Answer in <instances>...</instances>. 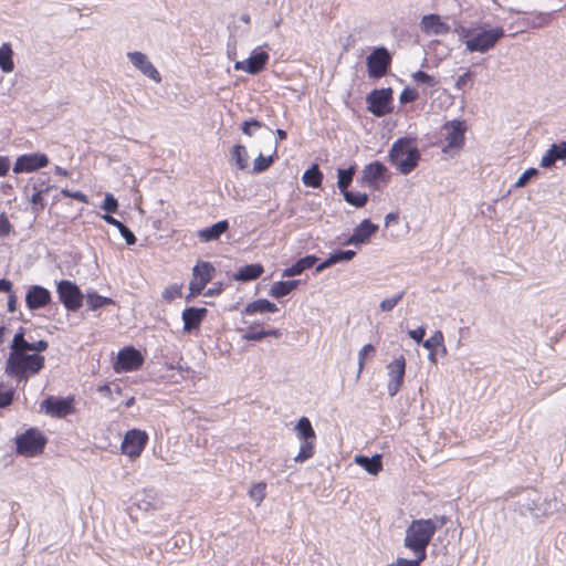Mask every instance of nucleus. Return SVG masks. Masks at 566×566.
Masks as SVG:
<instances>
[{"label":"nucleus","mask_w":566,"mask_h":566,"mask_svg":"<svg viewBox=\"0 0 566 566\" xmlns=\"http://www.w3.org/2000/svg\"><path fill=\"white\" fill-rule=\"evenodd\" d=\"M502 27L488 28L486 23L475 27H461L459 30L460 40L464 42L468 52L486 53L504 36Z\"/></svg>","instance_id":"nucleus-1"},{"label":"nucleus","mask_w":566,"mask_h":566,"mask_svg":"<svg viewBox=\"0 0 566 566\" xmlns=\"http://www.w3.org/2000/svg\"><path fill=\"white\" fill-rule=\"evenodd\" d=\"M438 527L439 525L431 518L415 520L407 527L403 545L415 554L418 562L422 563L426 559L427 547Z\"/></svg>","instance_id":"nucleus-2"},{"label":"nucleus","mask_w":566,"mask_h":566,"mask_svg":"<svg viewBox=\"0 0 566 566\" xmlns=\"http://www.w3.org/2000/svg\"><path fill=\"white\" fill-rule=\"evenodd\" d=\"M557 509V502L542 499L535 489H526L521 492L515 502L514 510L522 516L531 515L535 518L548 515Z\"/></svg>","instance_id":"nucleus-3"},{"label":"nucleus","mask_w":566,"mask_h":566,"mask_svg":"<svg viewBox=\"0 0 566 566\" xmlns=\"http://www.w3.org/2000/svg\"><path fill=\"white\" fill-rule=\"evenodd\" d=\"M389 158L401 174L408 175L417 167L420 151L411 138L402 137L391 146Z\"/></svg>","instance_id":"nucleus-4"},{"label":"nucleus","mask_w":566,"mask_h":566,"mask_svg":"<svg viewBox=\"0 0 566 566\" xmlns=\"http://www.w3.org/2000/svg\"><path fill=\"white\" fill-rule=\"evenodd\" d=\"M44 367V357L38 354L11 353L7 360L6 371L19 378L24 377L25 371L39 373Z\"/></svg>","instance_id":"nucleus-5"},{"label":"nucleus","mask_w":566,"mask_h":566,"mask_svg":"<svg viewBox=\"0 0 566 566\" xmlns=\"http://www.w3.org/2000/svg\"><path fill=\"white\" fill-rule=\"evenodd\" d=\"M18 453L34 457L41 453L45 447V437L35 428H30L15 439Z\"/></svg>","instance_id":"nucleus-6"},{"label":"nucleus","mask_w":566,"mask_h":566,"mask_svg":"<svg viewBox=\"0 0 566 566\" xmlns=\"http://www.w3.org/2000/svg\"><path fill=\"white\" fill-rule=\"evenodd\" d=\"M56 292L59 300L67 311L75 312L82 306L84 295L74 282L69 280L60 281Z\"/></svg>","instance_id":"nucleus-7"},{"label":"nucleus","mask_w":566,"mask_h":566,"mask_svg":"<svg viewBox=\"0 0 566 566\" xmlns=\"http://www.w3.org/2000/svg\"><path fill=\"white\" fill-rule=\"evenodd\" d=\"M467 130L465 123L463 120L453 119L447 122L442 126V136L447 142L443 147V151L447 153L450 149H460L464 145V134Z\"/></svg>","instance_id":"nucleus-8"},{"label":"nucleus","mask_w":566,"mask_h":566,"mask_svg":"<svg viewBox=\"0 0 566 566\" xmlns=\"http://www.w3.org/2000/svg\"><path fill=\"white\" fill-rule=\"evenodd\" d=\"M391 62V56L388 50L384 46L375 49L366 60L368 74L373 78L384 76Z\"/></svg>","instance_id":"nucleus-9"},{"label":"nucleus","mask_w":566,"mask_h":566,"mask_svg":"<svg viewBox=\"0 0 566 566\" xmlns=\"http://www.w3.org/2000/svg\"><path fill=\"white\" fill-rule=\"evenodd\" d=\"M213 272L214 268L209 262L202 261L195 265L192 269V279L189 283L190 295L187 297V300L202 292L207 283L212 279Z\"/></svg>","instance_id":"nucleus-10"},{"label":"nucleus","mask_w":566,"mask_h":566,"mask_svg":"<svg viewBox=\"0 0 566 566\" xmlns=\"http://www.w3.org/2000/svg\"><path fill=\"white\" fill-rule=\"evenodd\" d=\"M392 99L391 88H381L371 91L366 101L368 111L377 117H381L390 112L389 104Z\"/></svg>","instance_id":"nucleus-11"},{"label":"nucleus","mask_w":566,"mask_h":566,"mask_svg":"<svg viewBox=\"0 0 566 566\" xmlns=\"http://www.w3.org/2000/svg\"><path fill=\"white\" fill-rule=\"evenodd\" d=\"M148 440L145 431L132 429L126 432L122 442V452L129 458L139 457Z\"/></svg>","instance_id":"nucleus-12"},{"label":"nucleus","mask_w":566,"mask_h":566,"mask_svg":"<svg viewBox=\"0 0 566 566\" xmlns=\"http://www.w3.org/2000/svg\"><path fill=\"white\" fill-rule=\"evenodd\" d=\"M388 371V384L387 391L390 397H394L399 391L403 382L406 373V359L403 356H399L394 361L387 365Z\"/></svg>","instance_id":"nucleus-13"},{"label":"nucleus","mask_w":566,"mask_h":566,"mask_svg":"<svg viewBox=\"0 0 566 566\" xmlns=\"http://www.w3.org/2000/svg\"><path fill=\"white\" fill-rule=\"evenodd\" d=\"M73 398H59L49 396L41 403V409L51 417L63 418L73 412Z\"/></svg>","instance_id":"nucleus-14"},{"label":"nucleus","mask_w":566,"mask_h":566,"mask_svg":"<svg viewBox=\"0 0 566 566\" xmlns=\"http://www.w3.org/2000/svg\"><path fill=\"white\" fill-rule=\"evenodd\" d=\"M49 164V158L45 154L33 153L21 155L17 158L13 171L15 174L31 172L36 169L43 168Z\"/></svg>","instance_id":"nucleus-15"},{"label":"nucleus","mask_w":566,"mask_h":566,"mask_svg":"<svg viewBox=\"0 0 566 566\" xmlns=\"http://www.w3.org/2000/svg\"><path fill=\"white\" fill-rule=\"evenodd\" d=\"M142 354L134 347H125L117 354L115 369L117 371H132L138 369L143 365Z\"/></svg>","instance_id":"nucleus-16"},{"label":"nucleus","mask_w":566,"mask_h":566,"mask_svg":"<svg viewBox=\"0 0 566 566\" xmlns=\"http://www.w3.org/2000/svg\"><path fill=\"white\" fill-rule=\"evenodd\" d=\"M269 54L265 51L255 49L245 61H238L234 64L235 70H242L249 74H258L268 63Z\"/></svg>","instance_id":"nucleus-17"},{"label":"nucleus","mask_w":566,"mask_h":566,"mask_svg":"<svg viewBox=\"0 0 566 566\" xmlns=\"http://www.w3.org/2000/svg\"><path fill=\"white\" fill-rule=\"evenodd\" d=\"M51 292L41 285H31L25 294V304L29 310L36 311L51 303Z\"/></svg>","instance_id":"nucleus-18"},{"label":"nucleus","mask_w":566,"mask_h":566,"mask_svg":"<svg viewBox=\"0 0 566 566\" xmlns=\"http://www.w3.org/2000/svg\"><path fill=\"white\" fill-rule=\"evenodd\" d=\"M420 29L427 35H446L450 32V25L434 13L421 18Z\"/></svg>","instance_id":"nucleus-19"},{"label":"nucleus","mask_w":566,"mask_h":566,"mask_svg":"<svg viewBox=\"0 0 566 566\" xmlns=\"http://www.w3.org/2000/svg\"><path fill=\"white\" fill-rule=\"evenodd\" d=\"M132 64L138 69L144 75L154 80L156 83L161 81V76L154 64L148 60L147 55L142 52H129L127 54Z\"/></svg>","instance_id":"nucleus-20"},{"label":"nucleus","mask_w":566,"mask_h":566,"mask_svg":"<svg viewBox=\"0 0 566 566\" xmlns=\"http://www.w3.org/2000/svg\"><path fill=\"white\" fill-rule=\"evenodd\" d=\"M378 230V226L368 219L363 220L353 231V234L345 241L346 245H359L366 243Z\"/></svg>","instance_id":"nucleus-21"},{"label":"nucleus","mask_w":566,"mask_h":566,"mask_svg":"<svg viewBox=\"0 0 566 566\" xmlns=\"http://www.w3.org/2000/svg\"><path fill=\"white\" fill-rule=\"evenodd\" d=\"M208 311L206 307H186L182 312L184 331L190 333L199 328Z\"/></svg>","instance_id":"nucleus-22"},{"label":"nucleus","mask_w":566,"mask_h":566,"mask_svg":"<svg viewBox=\"0 0 566 566\" xmlns=\"http://www.w3.org/2000/svg\"><path fill=\"white\" fill-rule=\"evenodd\" d=\"M229 229V222L221 220L214 224L203 228L197 232V237L201 242H210L218 240Z\"/></svg>","instance_id":"nucleus-23"},{"label":"nucleus","mask_w":566,"mask_h":566,"mask_svg":"<svg viewBox=\"0 0 566 566\" xmlns=\"http://www.w3.org/2000/svg\"><path fill=\"white\" fill-rule=\"evenodd\" d=\"M566 158V142L553 144L543 155L541 166L544 168L552 167L557 160Z\"/></svg>","instance_id":"nucleus-24"},{"label":"nucleus","mask_w":566,"mask_h":566,"mask_svg":"<svg viewBox=\"0 0 566 566\" xmlns=\"http://www.w3.org/2000/svg\"><path fill=\"white\" fill-rule=\"evenodd\" d=\"M264 269L260 263H252L244 266H241L237 273L233 274V279L239 282H250L259 279Z\"/></svg>","instance_id":"nucleus-25"},{"label":"nucleus","mask_w":566,"mask_h":566,"mask_svg":"<svg viewBox=\"0 0 566 566\" xmlns=\"http://www.w3.org/2000/svg\"><path fill=\"white\" fill-rule=\"evenodd\" d=\"M355 463L365 469L371 475H376L382 470L381 455L379 454H375L371 458L357 455L355 457Z\"/></svg>","instance_id":"nucleus-26"},{"label":"nucleus","mask_w":566,"mask_h":566,"mask_svg":"<svg viewBox=\"0 0 566 566\" xmlns=\"http://www.w3.org/2000/svg\"><path fill=\"white\" fill-rule=\"evenodd\" d=\"M386 172V167L379 161L371 163L367 165L361 175V184L370 185L376 180L380 179L382 175Z\"/></svg>","instance_id":"nucleus-27"},{"label":"nucleus","mask_w":566,"mask_h":566,"mask_svg":"<svg viewBox=\"0 0 566 566\" xmlns=\"http://www.w3.org/2000/svg\"><path fill=\"white\" fill-rule=\"evenodd\" d=\"M317 261L315 255H306L296 261L292 266L285 269L282 273L283 277L300 275L303 271L312 268Z\"/></svg>","instance_id":"nucleus-28"},{"label":"nucleus","mask_w":566,"mask_h":566,"mask_svg":"<svg viewBox=\"0 0 566 566\" xmlns=\"http://www.w3.org/2000/svg\"><path fill=\"white\" fill-rule=\"evenodd\" d=\"M275 312H277V306L274 303H272L265 298H259L256 301H253V302L247 304V306L243 310V314H247V315H253L256 313H275Z\"/></svg>","instance_id":"nucleus-29"},{"label":"nucleus","mask_w":566,"mask_h":566,"mask_svg":"<svg viewBox=\"0 0 566 566\" xmlns=\"http://www.w3.org/2000/svg\"><path fill=\"white\" fill-rule=\"evenodd\" d=\"M297 438L301 442L314 441L316 438L315 431L308 418L302 417L295 426Z\"/></svg>","instance_id":"nucleus-30"},{"label":"nucleus","mask_w":566,"mask_h":566,"mask_svg":"<svg viewBox=\"0 0 566 566\" xmlns=\"http://www.w3.org/2000/svg\"><path fill=\"white\" fill-rule=\"evenodd\" d=\"M136 505L143 511L156 509L157 500L153 490H146L135 495Z\"/></svg>","instance_id":"nucleus-31"},{"label":"nucleus","mask_w":566,"mask_h":566,"mask_svg":"<svg viewBox=\"0 0 566 566\" xmlns=\"http://www.w3.org/2000/svg\"><path fill=\"white\" fill-rule=\"evenodd\" d=\"M13 51L9 43H3L0 46V69L4 73H10L14 69V63L12 60Z\"/></svg>","instance_id":"nucleus-32"},{"label":"nucleus","mask_w":566,"mask_h":566,"mask_svg":"<svg viewBox=\"0 0 566 566\" xmlns=\"http://www.w3.org/2000/svg\"><path fill=\"white\" fill-rule=\"evenodd\" d=\"M86 305L90 311H96L109 304H114V300L111 297L102 296L95 291L88 292L85 296Z\"/></svg>","instance_id":"nucleus-33"},{"label":"nucleus","mask_w":566,"mask_h":566,"mask_svg":"<svg viewBox=\"0 0 566 566\" xmlns=\"http://www.w3.org/2000/svg\"><path fill=\"white\" fill-rule=\"evenodd\" d=\"M302 180L305 186L317 188L322 184L323 174L317 165H313L304 172Z\"/></svg>","instance_id":"nucleus-34"},{"label":"nucleus","mask_w":566,"mask_h":566,"mask_svg":"<svg viewBox=\"0 0 566 566\" xmlns=\"http://www.w3.org/2000/svg\"><path fill=\"white\" fill-rule=\"evenodd\" d=\"M337 187L340 190V192L347 190L348 186L353 181V176L355 174V167H349L347 169H338L337 171Z\"/></svg>","instance_id":"nucleus-35"},{"label":"nucleus","mask_w":566,"mask_h":566,"mask_svg":"<svg viewBox=\"0 0 566 566\" xmlns=\"http://www.w3.org/2000/svg\"><path fill=\"white\" fill-rule=\"evenodd\" d=\"M342 193L344 196V199L348 203L355 206L356 208L364 207L367 203V201H368V195L367 193L354 192V191H349L348 189L343 191Z\"/></svg>","instance_id":"nucleus-36"},{"label":"nucleus","mask_w":566,"mask_h":566,"mask_svg":"<svg viewBox=\"0 0 566 566\" xmlns=\"http://www.w3.org/2000/svg\"><path fill=\"white\" fill-rule=\"evenodd\" d=\"M443 334L440 331H437L432 336L422 342V346L428 350H436L441 347L442 352L446 353V347L443 344Z\"/></svg>","instance_id":"nucleus-37"},{"label":"nucleus","mask_w":566,"mask_h":566,"mask_svg":"<svg viewBox=\"0 0 566 566\" xmlns=\"http://www.w3.org/2000/svg\"><path fill=\"white\" fill-rule=\"evenodd\" d=\"M30 342L24 338V328L20 327L18 333L14 335L10 348L12 353H25Z\"/></svg>","instance_id":"nucleus-38"},{"label":"nucleus","mask_w":566,"mask_h":566,"mask_svg":"<svg viewBox=\"0 0 566 566\" xmlns=\"http://www.w3.org/2000/svg\"><path fill=\"white\" fill-rule=\"evenodd\" d=\"M232 158L239 169L243 170L248 166V153L243 145H235L232 150Z\"/></svg>","instance_id":"nucleus-39"},{"label":"nucleus","mask_w":566,"mask_h":566,"mask_svg":"<svg viewBox=\"0 0 566 566\" xmlns=\"http://www.w3.org/2000/svg\"><path fill=\"white\" fill-rule=\"evenodd\" d=\"M275 154H276V147L274 148L273 155L265 157L262 154H260L254 159L253 172L259 174V172L266 170L273 164Z\"/></svg>","instance_id":"nucleus-40"},{"label":"nucleus","mask_w":566,"mask_h":566,"mask_svg":"<svg viewBox=\"0 0 566 566\" xmlns=\"http://www.w3.org/2000/svg\"><path fill=\"white\" fill-rule=\"evenodd\" d=\"M314 454V441L301 442L300 451L294 458L295 462H304Z\"/></svg>","instance_id":"nucleus-41"},{"label":"nucleus","mask_w":566,"mask_h":566,"mask_svg":"<svg viewBox=\"0 0 566 566\" xmlns=\"http://www.w3.org/2000/svg\"><path fill=\"white\" fill-rule=\"evenodd\" d=\"M355 254L356 253L353 250H339L329 254L327 259L331 265H334L339 262L350 261L355 256Z\"/></svg>","instance_id":"nucleus-42"},{"label":"nucleus","mask_w":566,"mask_h":566,"mask_svg":"<svg viewBox=\"0 0 566 566\" xmlns=\"http://www.w3.org/2000/svg\"><path fill=\"white\" fill-rule=\"evenodd\" d=\"M290 293H291V291L289 290L286 281L275 282L271 286L270 292H269L270 296H272L274 298H281Z\"/></svg>","instance_id":"nucleus-43"},{"label":"nucleus","mask_w":566,"mask_h":566,"mask_svg":"<svg viewBox=\"0 0 566 566\" xmlns=\"http://www.w3.org/2000/svg\"><path fill=\"white\" fill-rule=\"evenodd\" d=\"M266 484L261 482L251 486L249 491L250 497L259 505L265 496Z\"/></svg>","instance_id":"nucleus-44"},{"label":"nucleus","mask_w":566,"mask_h":566,"mask_svg":"<svg viewBox=\"0 0 566 566\" xmlns=\"http://www.w3.org/2000/svg\"><path fill=\"white\" fill-rule=\"evenodd\" d=\"M405 292L401 291L392 297L385 298L380 302L379 307L382 312H390L403 297Z\"/></svg>","instance_id":"nucleus-45"},{"label":"nucleus","mask_w":566,"mask_h":566,"mask_svg":"<svg viewBox=\"0 0 566 566\" xmlns=\"http://www.w3.org/2000/svg\"><path fill=\"white\" fill-rule=\"evenodd\" d=\"M375 352V347L371 345V344H367L365 345L358 353V371H357V377L360 376L363 369H364V366H365V360L367 358V356L371 353Z\"/></svg>","instance_id":"nucleus-46"},{"label":"nucleus","mask_w":566,"mask_h":566,"mask_svg":"<svg viewBox=\"0 0 566 566\" xmlns=\"http://www.w3.org/2000/svg\"><path fill=\"white\" fill-rule=\"evenodd\" d=\"M179 296H181V286L178 284H171L163 292V298L167 302H171Z\"/></svg>","instance_id":"nucleus-47"},{"label":"nucleus","mask_w":566,"mask_h":566,"mask_svg":"<svg viewBox=\"0 0 566 566\" xmlns=\"http://www.w3.org/2000/svg\"><path fill=\"white\" fill-rule=\"evenodd\" d=\"M31 186L33 191L36 189L41 190L42 193H46L52 187L49 185L48 177H38L32 182H30L27 188Z\"/></svg>","instance_id":"nucleus-48"},{"label":"nucleus","mask_w":566,"mask_h":566,"mask_svg":"<svg viewBox=\"0 0 566 566\" xmlns=\"http://www.w3.org/2000/svg\"><path fill=\"white\" fill-rule=\"evenodd\" d=\"M43 195L41 192V190L36 189V191H33L31 198H30V201L32 203V211L34 213H39L40 210H42L44 208V200H43Z\"/></svg>","instance_id":"nucleus-49"},{"label":"nucleus","mask_w":566,"mask_h":566,"mask_svg":"<svg viewBox=\"0 0 566 566\" xmlns=\"http://www.w3.org/2000/svg\"><path fill=\"white\" fill-rule=\"evenodd\" d=\"M265 337L264 329H255V327L250 326L248 329L244 331V334L242 335V338L245 340H261Z\"/></svg>","instance_id":"nucleus-50"},{"label":"nucleus","mask_w":566,"mask_h":566,"mask_svg":"<svg viewBox=\"0 0 566 566\" xmlns=\"http://www.w3.org/2000/svg\"><path fill=\"white\" fill-rule=\"evenodd\" d=\"M538 174V170L536 168H528L526 169L520 178L515 182V187H524L526 184L536 175Z\"/></svg>","instance_id":"nucleus-51"},{"label":"nucleus","mask_w":566,"mask_h":566,"mask_svg":"<svg viewBox=\"0 0 566 566\" xmlns=\"http://www.w3.org/2000/svg\"><path fill=\"white\" fill-rule=\"evenodd\" d=\"M413 80L417 83L427 84L428 86H434L436 80L423 71H417L412 74Z\"/></svg>","instance_id":"nucleus-52"},{"label":"nucleus","mask_w":566,"mask_h":566,"mask_svg":"<svg viewBox=\"0 0 566 566\" xmlns=\"http://www.w3.org/2000/svg\"><path fill=\"white\" fill-rule=\"evenodd\" d=\"M102 208L107 213H113V212H116V210L118 208V202H117L116 198L113 195L106 193Z\"/></svg>","instance_id":"nucleus-53"},{"label":"nucleus","mask_w":566,"mask_h":566,"mask_svg":"<svg viewBox=\"0 0 566 566\" xmlns=\"http://www.w3.org/2000/svg\"><path fill=\"white\" fill-rule=\"evenodd\" d=\"M3 388V385L0 384V408H4L9 405H11L12 400H13V390L12 389H8V390H2Z\"/></svg>","instance_id":"nucleus-54"},{"label":"nucleus","mask_w":566,"mask_h":566,"mask_svg":"<svg viewBox=\"0 0 566 566\" xmlns=\"http://www.w3.org/2000/svg\"><path fill=\"white\" fill-rule=\"evenodd\" d=\"M419 94L415 88L406 87L400 94V103L407 104L418 98Z\"/></svg>","instance_id":"nucleus-55"},{"label":"nucleus","mask_w":566,"mask_h":566,"mask_svg":"<svg viewBox=\"0 0 566 566\" xmlns=\"http://www.w3.org/2000/svg\"><path fill=\"white\" fill-rule=\"evenodd\" d=\"M263 126V124L256 119H250V120H245L243 122L242 126H241V129L243 132V134L248 135V136H252V128H261Z\"/></svg>","instance_id":"nucleus-56"},{"label":"nucleus","mask_w":566,"mask_h":566,"mask_svg":"<svg viewBox=\"0 0 566 566\" xmlns=\"http://www.w3.org/2000/svg\"><path fill=\"white\" fill-rule=\"evenodd\" d=\"M118 231H119L120 235L125 239V241L128 245H133L136 243L137 239H136L135 234L125 224H123L118 229Z\"/></svg>","instance_id":"nucleus-57"},{"label":"nucleus","mask_w":566,"mask_h":566,"mask_svg":"<svg viewBox=\"0 0 566 566\" xmlns=\"http://www.w3.org/2000/svg\"><path fill=\"white\" fill-rule=\"evenodd\" d=\"M48 346H49V344L46 340L40 339L34 343H29L27 352H34V354L41 353V352L46 350Z\"/></svg>","instance_id":"nucleus-58"},{"label":"nucleus","mask_w":566,"mask_h":566,"mask_svg":"<svg viewBox=\"0 0 566 566\" xmlns=\"http://www.w3.org/2000/svg\"><path fill=\"white\" fill-rule=\"evenodd\" d=\"M61 192L66 198H73L80 202H87V197L81 191H71L69 189H62Z\"/></svg>","instance_id":"nucleus-59"},{"label":"nucleus","mask_w":566,"mask_h":566,"mask_svg":"<svg viewBox=\"0 0 566 566\" xmlns=\"http://www.w3.org/2000/svg\"><path fill=\"white\" fill-rule=\"evenodd\" d=\"M408 335L410 338H412L418 344L423 342V336L426 335V328L424 326H420L417 329H410L408 332Z\"/></svg>","instance_id":"nucleus-60"},{"label":"nucleus","mask_w":566,"mask_h":566,"mask_svg":"<svg viewBox=\"0 0 566 566\" xmlns=\"http://www.w3.org/2000/svg\"><path fill=\"white\" fill-rule=\"evenodd\" d=\"M11 231V224L6 214H0V238L7 237Z\"/></svg>","instance_id":"nucleus-61"},{"label":"nucleus","mask_w":566,"mask_h":566,"mask_svg":"<svg viewBox=\"0 0 566 566\" xmlns=\"http://www.w3.org/2000/svg\"><path fill=\"white\" fill-rule=\"evenodd\" d=\"M421 562H418L417 559L398 558L396 563L388 566H419Z\"/></svg>","instance_id":"nucleus-62"},{"label":"nucleus","mask_w":566,"mask_h":566,"mask_svg":"<svg viewBox=\"0 0 566 566\" xmlns=\"http://www.w3.org/2000/svg\"><path fill=\"white\" fill-rule=\"evenodd\" d=\"M10 168V159L7 156H0V176H6Z\"/></svg>","instance_id":"nucleus-63"},{"label":"nucleus","mask_w":566,"mask_h":566,"mask_svg":"<svg viewBox=\"0 0 566 566\" xmlns=\"http://www.w3.org/2000/svg\"><path fill=\"white\" fill-rule=\"evenodd\" d=\"M471 80V73L470 72H467L464 74H462L461 76L458 77L457 80V83H455V86L458 88H462L463 86L467 85V83Z\"/></svg>","instance_id":"nucleus-64"}]
</instances>
